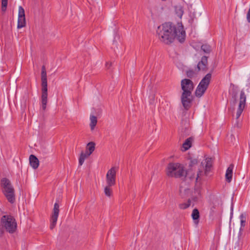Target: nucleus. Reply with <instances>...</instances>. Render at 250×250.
Listing matches in <instances>:
<instances>
[{
    "label": "nucleus",
    "mask_w": 250,
    "mask_h": 250,
    "mask_svg": "<svg viewBox=\"0 0 250 250\" xmlns=\"http://www.w3.org/2000/svg\"><path fill=\"white\" fill-rule=\"evenodd\" d=\"M157 35L159 40L166 44L172 43L175 38L183 42L185 40L186 33L181 23L177 25L168 22L163 23L158 27Z\"/></svg>",
    "instance_id": "obj_1"
},
{
    "label": "nucleus",
    "mask_w": 250,
    "mask_h": 250,
    "mask_svg": "<svg viewBox=\"0 0 250 250\" xmlns=\"http://www.w3.org/2000/svg\"><path fill=\"white\" fill-rule=\"evenodd\" d=\"M2 191L7 200L11 203L15 201L14 189L10 181L6 178H3L0 181Z\"/></svg>",
    "instance_id": "obj_2"
},
{
    "label": "nucleus",
    "mask_w": 250,
    "mask_h": 250,
    "mask_svg": "<svg viewBox=\"0 0 250 250\" xmlns=\"http://www.w3.org/2000/svg\"><path fill=\"white\" fill-rule=\"evenodd\" d=\"M166 172L168 177L175 178L185 176L186 174L183 166L179 163H169L167 166Z\"/></svg>",
    "instance_id": "obj_3"
},
{
    "label": "nucleus",
    "mask_w": 250,
    "mask_h": 250,
    "mask_svg": "<svg viewBox=\"0 0 250 250\" xmlns=\"http://www.w3.org/2000/svg\"><path fill=\"white\" fill-rule=\"evenodd\" d=\"M42 107L43 110L46 109L47 102V81L46 69L45 66L42 67Z\"/></svg>",
    "instance_id": "obj_4"
},
{
    "label": "nucleus",
    "mask_w": 250,
    "mask_h": 250,
    "mask_svg": "<svg viewBox=\"0 0 250 250\" xmlns=\"http://www.w3.org/2000/svg\"><path fill=\"white\" fill-rule=\"evenodd\" d=\"M212 166V161L211 158H206L201 163L196 178V181H200L204 176L208 174Z\"/></svg>",
    "instance_id": "obj_5"
},
{
    "label": "nucleus",
    "mask_w": 250,
    "mask_h": 250,
    "mask_svg": "<svg viewBox=\"0 0 250 250\" xmlns=\"http://www.w3.org/2000/svg\"><path fill=\"white\" fill-rule=\"evenodd\" d=\"M1 223L6 230L10 233H14L17 229L15 219L11 215H3L1 218Z\"/></svg>",
    "instance_id": "obj_6"
},
{
    "label": "nucleus",
    "mask_w": 250,
    "mask_h": 250,
    "mask_svg": "<svg viewBox=\"0 0 250 250\" xmlns=\"http://www.w3.org/2000/svg\"><path fill=\"white\" fill-rule=\"evenodd\" d=\"M211 78L210 73L207 74L201 81L195 90V94L197 97H201L207 90Z\"/></svg>",
    "instance_id": "obj_7"
},
{
    "label": "nucleus",
    "mask_w": 250,
    "mask_h": 250,
    "mask_svg": "<svg viewBox=\"0 0 250 250\" xmlns=\"http://www.w3.org/2000/svg\"><path fill=\"white\" fill-rule=\"evenodd\" d=\"M181 102L184 108L188 109L193 100L192 93L183 92L181 97Z\"/></svg>",
    "instance_id": "obj_8"
},
{
    "label": "nucleus",
    "mask_w": 250,
    "mask_h": 250,
    "mask_svg": "<svg viewBox=\"0 0 250 250\" xmlns=\"http://www.w3.org/2000/svg\"><path fill=\"white\" fill-rule=\"evenodd\" d=\"M116 169L115 167L111 168L106 175V183L107 185L113 186L116 183Z\"/></svg>",
    "instance_id": "obj_9"
},
{
    "label": "nucleus",
    "mask_w": 250,
    "mask_h": 250,
    "mask_svg": "<svg viewBox=\"0 0 250 250\" xmlns=\"http://www.w3.org/2000/svg\"><path fill=\"white\" fill-rule=\"evenodd\" d=\"M246 101V96L243 90H242L240 92V100L238 105V108L237 110L236 118L238 119L241 116L243 110L245 107Z\"/></svg>",
    "instance_id": "obj_10"
},
{
    "label": "nucleus",
    "mask_w": 250,
    "mask_h": 250,
    "mask_svg": "<svg viewBox=\"0 0 250 250\" xmlns=\"http://www.w3.org/2000/svg\"><path fill=\"white\" fill-rule=\"evenodd\" d=\"M181 85L183 92L192 93L194 87L193 82L188 79H184L182 80Z\"/></svg>",
    "instance_id": "obj_11"
},
{
    "label": "nucleus",
    "mask_w": 250,
    "mask_h": 250,
    "mask_svg": "<svg viewBox=\"0 0 250 250\" xmlns=\"http://www.w3.org/2000/svg\"><path fill=\"white\" fill-rule=\"evenodd\" d=\"M59 214V205L55 203L54 205L53 210L50 220V229H52L56 225Z\"/></svg>",
    "instance_id": "obj_12"
},
{
    "label": "nucleus",
    "mask_w": 250,
    "mask_h": 250,
    "mask_svg": "<svg viewBox=\"0 0 250 250\" xmlns=\"http://www.w3.org/2000/svg\"><path fill=\"white\" fill-rule=\"evenodd\" d=\"M25 25L26 21L24 10L21 6H20L19 7L17 28L18 29L24 27Z\"/></svg>",
    "instance_id": "obj_13"
},
{
    "label": "nucleus",
    "mask_w": 250,
    "mask_h": 250,
    "mask_svg": "<svg viewBox=\"0 0 250 250\" xmlns=\"http://www.w3.org/2000/svg\"><path fill=\"white\" fill-rule=\"evenodd\" d=\"M207 64L208 58L206 56H203L196 67L199 72L200 71H206L207 69Z\"/></svg>",
    "instance_id": "obj_14"
},
{
    "label": "nucleus",
    "mask_w": 250,
    "mask_h": 250,
    "mask_svg": "<svg viewBox=\"0 0 250 250\" xmlns=\"http://www.w3.org/2000/svg\"><path fill=\"white\" fill-rule=\"evenodd\" d=\"M201 197V189L200 187H196L194 188V191L192 193L190 199L196 204Z\"/></svg>",
    "instance_id": "obj_15"
},
{
    "label": "nucleus",
    "mask_w": 250,
    "mask_h": 250,
    "mask_svg": "<svg viewBox=\"0 0 250 250\" xmlns=\"http://www.w3.org/2000/svg\"><path fill=\"white\" fill-rule=\"evenodd\" d=\"M199 71L196 67L194 68H190L188 69L186 71V74L188 78L190 79L196 77Z\"/></svg>",
    "instance_id": "obj_16"
},
{
    "label": "nucleus",
    "mask_w": 250,
    "mask_h": 250,
    "mask_svg": "<svg viewBox=\"0 0 250 250\" xmlns=\"http://www.w3.org/2000/svg\"><path fill=\"white\" fill-rule=\"evenodd\" d=\"M29 162L31 166L34 169H36L38 167L39 165V161L35 155L32 154L30 156Z\"/></svg>",
    "instance_id": "obj_17"
},
{
    "label": "nucleus",
    "mask_w": 250,
    "mask_h": 250,
    "mask_svg": "<svg viewBox=\"0 0 250 250\" xmlns=\"http://www.w3.org/2000/svg\"><path fill=\"white\" fill-rule=\"evenodd\" d=\"M233 169V165H230L226 170L225 177L226 181L229 183L232 180Z\"/></svg>",
    "instance_id": "obj_18"
},
{
    "label": "nucleus",
    "mask_w": 250,
    "mask_h": 250,
    "mask_svg": "<svg viewBox=\"0 0 250 250\" xmlns=\"http://www.w3.org/2000/svg\"><path fill=\"white\" fill-rule=\"evenodd\" d=\"M195 204L191 200V199L189 198L186 202L180 204L179 207L180 209H185L190 206L193 207Z\"/></svg>",
    "instance_id": "obj_19"
},
{
    "label": "nucleus",
    "mask_w": 250,
    "mask_h": 250,
    "mask_svg": "<svg viewBox=\"0 0 250 250\" xmlns=\"http://www.w3.org/2000/svg\"><path fill=\"white\" fill-rule=\"evenodd\" d=\"M193 140L192 137H189L185 140L183 144V151H186L191 147Z\"/></svg>",
    "instance_id": "obj_20"
},
{
    "label": "nucleus",
    "mask_w": 250,
    "mask_h": 250,
    "mask_svg": "<svg viewBox=\"0 0 250 250\" xmlns=\"http://www.w3.org/2000/svg\"><path fill=\"white\" fill-rule=\"evenodd\" d=\"M95 144L93 142L88 143L86 146V152L85 153L88 156H90L95 150Z\"/></svg>",
    "instance_id": "obj_21"
},
{
    "label": "nucleus",
    "mask_w": 250,
    "mask_h": 250,
    "mask_svg": "<svg viewBox=\"0 0 250 250\" xmlns=\"http://www.w3.org/2000/svg\"><path fill=\"white\" fill-rule=\"evenodd\" d=\"M191 217L195 224H198L200 218V213L198 209L194 208L193 209L191 213Z\"/></svg>",
    "instance_id": "obj_22"
},
{
    "label": "nucleus",
    "mask_w": 250,
    "mask_h": 250,
    "mask_svg": "<svg viewBox=\"0 0 250 250\" xmlns=\"http://www.w3.org/2000/svg\"><path fill=\"white\" fill-rule=\"evenodd\" d=\"M175 11L177 16L181 19L184 13L183 7L181 5H176L175 6Z\"/></svg>",
    "instance_id": "obj_23"
},
{
    "label": "nucleus",
    "mask_w": 250,
    "mask_h": 250,
    "mask_svg": "<svg viewBox=\"0 0 250 250\" xmlns=\"http://www.w3.org/2000/svg\"><path fill=\"white\" fill-rule=\"evenodd\" d=\"M90 126L91 130H93L97 123V117L94 115H91L90 117Z\"/></svg>",
    "instance_id": "obj_24"
},
{
    "label": "nucleus",
    "mask_w": 250,
    "mask_h": 250,
    "mask_svg": "<svg viewBox=\"0 0 250 250\" xmlns=\"http://www.w3.org/2000/svg\"><path fill=\"white\" fill-rule=\"evenodd\" d=\"M86 154L82 152L79 159V164L82 166L84 162L85 159L88 157Z\"/></svg>",
    "instance_id": "obj_25"
},
{
    "label": "nucleus",
    "mask_w": 250,
    "mask_h": 250,
    "mask_svg": "<svg viewBox=\"0 0 250 250\" xmlns=\"http://www.w3.org/2000/svg\"><path fill=\"white\" fill-rule=\"evenodd\" d=\"M111 186L107 185L104 188V193L106 196L110 197L112 194V189L110 188Z\"/></svg>",
    "instance_id": "obj_26"
},
{
    "label": "nucleus",
    "mask_w": 250,
    "mask_h": 250,
    "mask_svg": "<svg viewBox=\"0 0 250 250\" xmlns=\"http://www.w3.org/2000/svg\"><path fill=\"white\" fill-rule=\"evenodd\" d=\"M201 49L206 53H208L210 51V47L208 44H203L201 46Z\"/></svg>",
    "instance_id": "obj_27"
},
{
    "label": "nucleus",
    "mask_w": 250,
    "mask_h": 250,
    "mask_svg": "<svg viewBox=\"0 0 250 250\" xmlns=\"http://www.w3.org/2000/svg\"><path fill=\"white\" fill-rule=\"evenodd\" d=\"M8 3V0H1V10L5 11Z\"/></svg>",
    "instance_id": "obj_28"
},
{
    "label": "nucleus",
    "mask_w": 250,
    "mask_h": 250,
    "mask_svg": "<svg viewBox=\"0 0 250 250\" xmlns=\"http://www.w3.org/2000/svg\"><path fill=\"white\" fill-rule=\"evenodd\" d=\"M240 218H241V227L240 229V230H241L242 229V227H244L245 226V220L243 219V215H241L240 216Z\"/></svg>",
    "instance_id": "obj_29"
},
{
    "label": "nucleus",
    "mask_w": 250,
    "mask_h": 250,
    "mask_svg": "<svg viewBox=\"0 0 250 250\" xmlns=\"http://www.w3.org/2000/svg\"><path fill=\"white\" fill-rule=\"evenodd\" d=\"M197 162V161L196 159H193V160H191L190 166H192L193 165L196 164Z\"/></svg>",
    "instance_id": "obj_30"
},
{
    "label": "nucleus",
    "mask_w": 250,
    "mask_h": 250,
    "mask_svg": "<svg viewBox=\"0 0 250 250\" xmlns=\"http://www.w3.org/2000/svg\"><path fill=\"white\" fill-rule=\"evenodd\" d=\"M2 234H3V231L1 229H0V236H1Z\"/></svg>",
    "instance_id": "obj_31"
}]
</instances>
